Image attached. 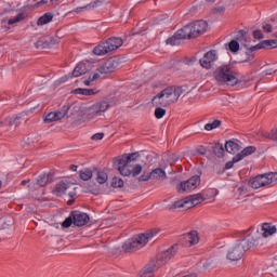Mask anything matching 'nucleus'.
Here are the masks:
<instances>
[{"mask_svg":"<svg viewBox=\"0 0 277 277\" xmlns=\"http://www.w3.org/2000/svg\"><path fill=\"white\" fill-rule=\"evenodd\" d=\"M255 246H259V236L254 234L250 236L246 232H241L240 240L227 252L228 261H241L243 254L251 248H255Z\"/></svg>","mask_w":277,"mask_h":277,"instance_id":"nucleus-1","label":"nucleus"},{"mask_svg":"<svg viewBox=\"0 0 277 277\" xmlns=\"http://www.w3.org/2000/svg\"><path fill=\"white\" fill-rule=\"evenodd\" d=\"M161 229L153 228L148 229L144 234H140L137 237L130 238L124 241L122 245V250L126 253L137 252V250H142L146 243L150 240L155 239L157 235H159Z\"/></svg>","mask_w":277,"mask_h":277,"instance_id":"nucleus-2","label":"nucleus"},{"mask_svg":"<svg viewBox=\"0 0 277 277\" xmlns=\"http://www.w3.org/2000/svg\"><path fill=\"white\" fill-rule=\"evenodd\" d=\"M213 78L219 83V85H237L239 79L237 78V71L232 67V65H221L213 71Z\"/></svg>","mask_w":277,"mask_h":277,"instance_id":"nucleus-3","label":"nucleus"},{"mask_svg":"<svg viewBox=\"0 0 277 277\" xmlns=\"http://www.w3.org/2000/svg\"><path fill=\"white\" fill-rule=\"evenodd\" d=\"M209 196L202 193L189 195L184 199L175 201L172 206L169 207V211H175V209H193L197 205H201L205 200H208Z\"/></svg>","mask_w":277,"mask_h":277,"instance_id":"nucleus-4","label":"nucleus"},{"mask_svg":"<svg viewBox=\"0 0 277 277\" xmlns=\"http://www.w3.org/2000/svg\"><path fill=\"white\" fill-rule=\"evenodd\" d=\"M123 44L122 38L119 37H110L106 41L101 42L93 49L94 55H107L109 53H114V51H118L120 47Z\"/></svg>","mask_w":277,"mask_h":277,"instance_id":"nucleus-5","label":"nucleus"},{"mask_svg":"<svg viewBox=\"0 0 277 277\" xmlns=\"http://www.w3.org/2000/svg\"><path fill=\"white\" fill-rule=\"evenodd\" d=\"M172 87H168L151 98L154 107H170L176 103V96L172 93Z\"/></svg>","mask_w":277,"mask_h":277,"instance_id":"nucleus-6","label":"nucleus"},{"mask_svg":"<svg viewBox=\"0 0 277 277\" xmlns=\"http://www.w3.org/2000/svg\"><path fill=\"white\" fill-rule=\"evenodd\" d=\"M192 38H196V35L194 32V26L188 24L182 29H179L172 37L168 38L166 43L171 44V47H176V44H181V40H192Z\"/></svg>","mask_w":277,"mask_h":277,"instance_id":"nucleus-7","label":"nucleus"},{"mask_svg":"<svg viewBox=\"0 0 277 277\" xmlns=\"http://www.w3.org/2000/svg\"><path fill=\"white\" fill-rule=\"evenodd\" d=\"M245 233L250 236L255 235V237H258V245H259V240L261 238L267 239V237H272V235H276L277 227L276 225H272V223H263L260 229L254 230V228L251 227L245 230Z\"/></svg>","mask_w":277,"mask_h":277,"instance_id":"nucleus-8","label":"nucleus"},{"mask_svg":"<svg viewBox=\"0 0 277 277\" xmlns=\"http://www.w3.org/2000/svg\"><path fill=\"white\" fill-rule=\"evenodd\" d=\"M200 186V175H193L187 181L181 182L176 189L179 194H189V192H194V189H198Z\"/></svg>","mask_w":277,"mask_h":277,"instance_id":"nucleus-9","label":"nucleus"},{"mask_svg":"<svg viewBox=\"0 0 277 277\" xmlns=\"http://www.w3.org/2000/svg\"><path fill=\"white\" fill-rule=\"evenodd\" d=\"M109 109V102H100L93 104L91 107L87 108V118L92 120V118H96V116H101V114L107 111Z\"/></svg>","mask_w":277,"mask_h":277,"instance_id":"nucleus-10","label":"nucleus"},{"mask_svg":"<svg viewBox=\"0 0 277 277\" xmlns=\"http://www.w3.org/2000/svg\"><path fill=\"white\" fill-rule=\"evenodd\" d=\"M179 252V245H173L169 249H167L164 252L157 255V260L159 262V265H166L168 261L171 259H174L176 256V253Z\"/></svg>","mask_w":277,"mask_h":277,"instance_id":"nucleus-11","label":"nucleus"},{"mask_svg":"<svg viewBox=\"0 0 277 277\" xmlns=\"http://www.w3.org/2000/svg\"><path fill=\"white\" fill-rule=\"evenodd\" d=\"M129 159L130 158H118L114 166L116 169H118L119 174H121V176H131L132 174V169H131V164L129 163Z\"/></svg>","mask_w":277,"mask_h":277,"instance_id":"nucleus-12","label":"nucleus"},{"mask_svg":"<svg viewBox=\"0 0 277 277\" xmlns=\"http://www.w3.org/2000/svg\"><path fill=\"white\" fill-rule=\"evenodd\" d=\"M88 65L85 63H79L71 74H68L67 76H64L60 79L61 83H66L68 79H72V77H81L82 75H85L88 72Z\"/></svg>","mask_w":277,"mask_h":277,"instance_id":"nucleus-13","label":"nucleus"},{"mask_svg":"<svg viewBox=\"0 0 277 277\" xmlns=\"http://www.w3.org/2000/svg\"><path fill=\"white\" fill-rule=\"evenodd\" d=\"M118 61L108 58L101 67L97 68V72L101 75H109V72H116V70H118Z\"/></svg>","mask_w":277,"mask_h":277,"instance_id":"nucleus-14","label":"nucleus"},{"mask_svg":"<svg viewBox=\"0 0 277 277\" xmlns=\"http://www.w3.org/2000/svg\"><path fill=\"white\" fill-rule=\"evenodd\" d=\"M67 115H68V108L64 107L62 110L49 113L44 117L43 122H45V124H51V122H57V120H62L63 118H66Z\"/></svg>","mask_w":277,"mask_h":277,"instance_id":"nucleus-15","label":"nucleus"},{"mask_svg":"<svg viewBox=\"0 0 277 277\" xmlns=\"http://www.w3.org/2000/svg\"><path fill=\"white\" fill-rule=\"evenodd\" d=\"M199 62L200 66H202V68H207V70L213 68V62H217V54L215 53V50L207 52Z\"/></svg>","mask_w":277,"mask_h":277,"instance_id":"nucleus-16","label":"nucleus"},{"mask_svg":"<svg viewBox=\"0 0 277 277\" xmlns=\"http://www.w3.org/2000/svg\"><path fill=\"white\" fill-rule=\"evenodd\" d=\"M277 48V41L276 40H264L258 43L256 45H252L250 48H247V55H250L251 53H254V51H259L261 49H276Z\"/></svg>","mask_w":277,"mask_h":277,"instance_id":"nucleus-17","label":"nucleus"},{"mask_svg":"<svg viewBox=\"0 0 277 277\" xmlns=\"http://www.w3.org/2000/svg\"><path fill=\"white\" fill-rule=\"evenodd\" d=\"M71 217H74L75 226H85L90 222V215L79 210L71 211Z\"/></svg>","mask_w":277,"mask_h":277,"instance_id":"nucleus-18","label":"nucleus"},{"mask_svg":"<svg viewBox=\"0 0 277 277\" xmlns=\"http://www.w3.org/2000/svg\"><path fill=\"white\" fill-rule=\"evenodd\" d=\"M159 267H163L162 265L159 264L158 260H154L150 263H148L146 265L145 268H143L140 272V276L141 277H153L155 272H157V269H159Z\"/></svg>","mask_w":277,"mask_h":277,"instance_id":"nucleus-19","label":"nucleus"},{"mask_svg":"<svg viewBox=\"0 0 277 277\" xmlns=\"http://www.w3.org/2000/svg\"><path fill=\"white\" fill-rule=\"evenodd\" d=\"M192 25L195 38H198V36H202V34H205L207 31V28L209 27V24H207V22L202 19L192 23Z\"/></svg>","mask_w":277,"mask_h":277,"instance_id":"nucleus-20","label":"nucleus"},{"mask_svg":"<svg viewBox=\"0 0 277 277\" xmlns=\"http://www.w3.org/2000/svg\"><path fill=\"white\" fill-rule=\"evenodd\" d=\"M256 153L255 146H248L241 150V153L234 156V161H241L245 157H249V155H254Z\"/></svg>","mask_w":277,"mask_h":277,"instance_id":"nucleus-21","label":"nucleus"},{"mask_svg":"<svg viewBox=\"0 0 277 277\" xmlns=\"http://www.w3.org/2000/svg\"><path fill=\"white\" fill-rule=\"evenodd\" d=\"M103 1L101 0H95L84 6H78L74 10V12H76V14H81V12H85V11H90V10H94V8H98V5H102Z\"/></svg>","mask_w":277,"mask_h":277,"instance_id":"nucleus-22","label":"nucleus"},{"mask_svg":"<svg viewBox=\"0 0 277 277\" xmlns=\"http://www.w3.org/2000/svg\"><path fill=\"white\" fill-rule=\"evenodd\" d=\"M53 182V173H45L38 177L37 185L39 187H47V185L51 184Z\"/></svg>","mask_w":277,"mask_h":277,"instance_id":"nucleus-23","label":"nucleus"},{"mask_svg":"<svg viewBox=\"0 0 277 277\" xmlns=\"http://www.w3.org/2000/svg\"><path fill=\"white\" fill-rule=\"evenodd\" d=\"M184 239L188 241L189 246H196V243L200 241V238H198V232L196 230L184 234Z\"/></svg>","mask_w":277,"mask_h":277,"instance_id":"nucleus-24","label":"nucleus"},{"mask_svg":"<svg viewBox=\"0 0 277 277\" xmlns=\"http://www.w3.org/2000/svg\"><path fill=\"white\" fill-rule=\"evenodd\" d=\"M258 176L260 177V181H262L264 187L265 185H272V183L276 181V173H265Z\"/></svg>","mask_w":277,"mask_h":277,"instance_id":"nucleus-25","label":"nucleus"},{"mask_svg":"<svg viewBox=\"0 0 277 277\" xmlns=\"http://www.w3.org/2000/svg\"><path fill=\"white\" fill-rule=\"evenodd\" d=\"M98 92L94 91V89H83L78 88L71 91V94H80L81 96H94Z\"/></svg>","mask_w":277,"mask_h":277,"instance_id":"nucleus-26","label":"nucleus"},{"mask_svg":"<svg viewBox=\"0 0 277 277\" xmlns=\"http://www.w3.org/2000/svg\"><path fill=\"white\" fill-rule=\"evenodd\" d=\"M240 146L235 141H228L225 143V150L230 155H235V153H239Z\"/></svg>","mask_w":277,"mask_h":277,"instance_id":"nucleus-27","label":"nucleus"},{"mask_svg":"<svg viewBox=\"0 0 277 277\" xmlns=\"http://www.w3.org/2000/svg\"><path fill=\"white\" fill-rule=\"evenodd\" d=\"M51 21H53V13L48 12L38 18L37 25H48V23H51Z\"/></svg>","mask_w":277,"mask_h":277,"instance_id":"nucleus-28","label":"nucleus"},{"mask_svg":"<svg viewBox=\"0 0 277 277\" xmlns=\"http://www.w3.org/2000/svg\"><path fill=\"white\" fill-rule=\"evenodd\" d=\"M150 176H151V179L159 181L161 179H166L167 175H166V171L163 169L157 168L150 172Z\"/></svg>","mask_w":277,"mask_h":277,"instance_id":"nucleus-29","label":"nucleus"},{"mask_svg":"<svg viewBox=\"0 0 277 277\" xmlns=\"http://www.w3.org/2000/svg\"><path fill=\"white\" fill-rule=\"evenodd\" d=\"M236 42L248 49V40L246 39V30H239L236 35Z\"/></svg>","mask_w":277,"mask_h":277,"instance_id":"nucleus-30","label":"nucleus"},{"mask_svg":"<svg viewBox=\"0 0 277 277\" xmlns=\"http://www.w3.org/2000/svg\"><path fill=\"white\" fill-rule=\"evenodd\" d=\"M66 189H68V184L65 182H60L55 186L56 196H64L66 194Z\"/></svg>","mask_w":277,"mask_h":277,"instance_id":"nucleus-31","label":"nucleus"},{"mask_svg":"<svg viewBox=\"0 0 277 277\" xmlns=\"http://www.w3.org/2000/svg\"><path fill=\"white\" fill-rule=\"evenodd\" d=\"M252 189H260V187H264V184L262 183L261 179L258 176L253 177L249 182Z\"/></svg>","mask_w":277,"mask_h":277,"instance_id":"nucleus-32","label":"nucleus"},{"mask_svg":"<svg viewBox=\"0 0 277 277\" xmlns=\"http://www.w3.org/2000/svg\"><path fill=\"white\" fill-rule=\"evenodd\" d=\"M107 174L105 173V171H97L96 172V181L100 185H103L105 183H107Z\"/></svg>","mask_w":277,"mask_h":277,"instance_id":"nucleus-33","label":"nucleus"},{"mask_svg":"<svg viewBox=\"0 0 277 277\" xmlns=\"http://www.w3.org/2000/svg\"><path fill=\"white\" fill-rule=\"evenodd\" d=\"M222 126V121L219 119H215L214 121H212L211 123H207L205 126V130L206 131H213V129H217L219 127Z\"/></svg>","mask_w":277,"mask_h":277,"instance_id":"nucleus-34","label":"nucleus"},{"mask_svg":"<svg viewBox=\"0 0 277 277\" xmlns=\"http://www.w3.org/2000/svg\"><path fill=\"white\" fill-rule=\"evenodd\" d=\"M81 181H90L92 179V170L85 169L79 172Z\"/></svg>","mask_w":277,"mask_h":277,"instance_id":"nucleus-35","label":"nucleus"},{"mask_svg":"<svg viewBox=\"0 0 277 277\" xmlns=\"http://www.w3.org/2000/svg\"><path fill=\"white\" fill-rule=\"evenodd\" d=\"M213 153L216 157H224V146L217 143L213 146Z\"/></svg>","mask_w":277,"mask_h":277,"instance_id":"nucleus-36","label":"nucleus"},{"mask_svg":"<svg viewBox=\"0 0 277 277\" xmlns=\"http://www.w3.org/2000/svg\"><path fill=\"white\" fill-rule=\"evenodd\" d=\"M111 187H114L115 189L118 187H124V181L120 177H113L111 182H110Z\"/></svg>","mask_w":277,"mask_h":277,"instance_id":"nucleus-37","label":"nucleus"},{"mask_svg":"<svg viewBox=\"0 0 277 277\" xmlns=\"http://www.w3.org/2000/svg\"><path fill=\"white\" fill-rule=\"evenodd\" d=\"M36 49H51L50 44H49V39L47 40H39L35 43Z\"/></svg>","mask_w":277,"mask_h":277,"instance_id":"nucleus-38","label":"nucleus"},{"mask_svg":"<svg viewBox=\"0 0 277 277\" xmlns=\"http://www.w3.org/2000/svg\"><path fill=\"white\" fill-rule=\"evenodd\" d=\"M185 92L183 87H172V94L175 96V103L179 101V97Z\"/></svg>","mask_w":277,"mask_h":277,"instance_id":"nucleus-39","label":"nucleus"},{"mask_svg":"<svg viewBox=\"0 0 277 277\" xmlns=\"http://www.w3.org/2000/svg\"><path fill=\"white\" fill-rule=\"evenodd\" d=\"M229 51L232 53H237V51H239V41L237 40H232L228 44H227Z\"/></svg>","mask_w":277,"mask_h":277,"instance_id":"nucleus-40","label":"nucleus"},{"mask_svg":"<svg viewBox=\"0 0 277 277\" xmlns=\"http://www.w3.org/2000/svg\"><path fill=\"white\" fill-rule=\"evenodd\" d=\"M21 21H25V13L17 14L16 17L10 18L8 25H14L15 23H21Z\"/></svg>","mask_w":277,"mask_h":277,"instance_id":"nucleus-41","label":"nucleus"},{"mask_svg":"<svg viewBox=\"0 0 277 277\" xmlns=\"http://www.w3.org/2000/svg\"><path fill=\"white\" fill-rule=\"evenodd\" d=\"M72 224H75V219L72 217V212H71L70 215L67 219H65L62 226L63 228H70Z\"/></svg>","mask_w":277,"mask_h":277,"instance_id":"nucleus-42","label":"nucleus"},{"mask_svg":"<svg viewBox=\"0 0 277 277\" xmlns=\"http://www.w3.org/2000/svg\"><path fill=\"white\" fill-rule=\"evenodd\" d=\"M157 108L155 109V116L157 120H161L166 116V109L161 108L162 106H156Z\"/></svg>","mask_w":277,"mask_h":277,"instance_id":"nucleus-43","label":"nucleus"},{"mask_svg":"<svg viewBox=\"0 0 277 277\" xmlns=\"http://www.w3.org/2000/svg\"><path fill=\"white\" fill-rule=\"evenodd\" d=\"M137 157H140V153H132V154H130V155H124V156H122V157H120L121 159H129L128 160V163H130L131 164V162L132 161H137Z\"/></svg>","mask_w":277,"mask_h":277,"instance_id":"nucleus-44","label":"nucleus"},{"mask_svg":"<svg viewBox=\"0 0 277 277\" xmlns=\"http://www.w3.org/2000/svg\"><path fill=\"white\" fill-rule=\"evenodd\" d=\"M264 137L273 140V142H277V129L273 130L271 133L264 134Z\"/></svg>","mask_w":277,"mask_h":277,"instance_id":"nucleus-45","label":"nucleus"},{"mask_svg":"<svg viewBox=\"0 0 277 277\" xmlns=\"http://www.w3.org/2000/svg\"><path fill=\"white\" fill-rule=\"evenodd\" d=\"M140 174H142V164H136L132 168V176H140Z\"/></svg>","mask_w":277,"mask_h":277,"instance_id":"nucleus-46","label":"nucleus"},{"mask_svg":"<svg viewBox=\"0 0 277 277\" xmlns=\"http://www.w3.org/2000/svg\"><path fill=\"white\" fill-rule=\"evenodd\" d=\"M11 118V127H18L21 124V117H10Z\"/></svg>","mask_w":277,"mask_h":277,"instance_id":"nucleus-47","label":"nucleus"},{"mask_svg":"<svg viewBox=\"0 0 277 277\" xmlns=\"http://www.w3.org/2000/svg\"><path fill=\"white\" fill-rule=\"evenodd\" d=\"M151 175L150 173H143L140 177H138V183H142V182H146V181H150Z\"/></svg>","mask_w":277,"mask_h":277,"instance_id":"nucleus-48","label":"nucleus"},{"mask_svg":"<svg viewBox=\"0 0 277 277\" xmlns=\"http://www.w3.org/2000/svg\"><path fill=\"white\" fill-rule=\"evenodd\" d=\"M0 127H12V119L11 117L5 118L3 121L0 122Z\"/></svg>","mask_w":277,"mask_h":277,"instance_id":"nucleus-49","label":"nucleus"},{"mask_svg":"<svg viewBox=\"0 0 277 277\" xmlns=\"http://www.w3.org/2000/svg\"><path fill=\"white\" fill-rule=\"evenodd\" d=\"M103 137H105V133L100 132V133H95L91 136V140L93 141H98V140H103Z\"/></svg>","mask_w":277,"mask_h":277,"instance_id":"nucleus-50","label":"nucleus"},{"mask_svg":"<svg viewBox=\"0 0 277 277\" xmlns=\"http://www.w3.org/2000/svg\"><path fill=\"white\" fill-rule=\"evenodd\" d=\"M262 29H263L266 34H272V30H273L272 24H263V25H262Z\"/></svg>","mask_w":277,"mask_h":277,"instance_id":"nucleus-51","label":"nucleus"},{"mask_svg":"<svg viewBox=\"0 0 277 277\" xmlns=\"http://www.w3.org/2000/svg\"><path fill=\"white\" fill-rule=\"evenodd\" d=\"M253 38H255V40H263V32H261V30H254Z\"/></svg>","mask_w":277,"mask_h":277,"instance_id":"nucleus-52","label":"nucleus"},{"mask_svg":"<svg viewBox=\"0 0 277 277\" xmlns=\"http://www.w3.org/2000/svg\"><path fill=\"white\" fill-rule=\"evenodd\" d=\"M239 161H235V158H233L232 161L226 162L225 170H230L235 166V163H238Z\"/></svg>","mask_w":277,"mask_h":277,"instance_id":"nucleus-53","label":"nucleus"},{"mask_svg":"<svg viewBox=\"0 0 277 277\" xmlns=\"http://www.w3.org/2000/svg\"><path fill=\"white\" fill-rule=\"evenodd\" d=\"M48 42H49V44H50V49H51V47H55V44H57V39H55V38H53V37H50L49 39H48Z\"/></svg>","mask_w":277,"mask_h":277,"instance_id":"nucleus-54","label":"nucleus"},{"mask_svg":"<svg viewBox=\"0 0 277 277\" xmlns=\"http://www.w3.org/2000/svg\"><path fill=\"white\" fill-rule=\"evenodd\" d=\"M197 153L199 155H207V147L200 146L199 148H197Z\"/></svg>","mask_w":277,"mask_h":277,"instance_id":"nucleus-55","label":"nucleus"},{"mask_svg":"<svg viewBox=\"0 0 277 277\" xmlns=\"http://www.w3.org/2000/svg\"><path fill=\"white\" fill-rule=\"evenodd\" d=\"M45 3H49V0H41L37 2L34 8H40V5H45Z\"/></svg>","mask_w":277,"mask_h":277,"instance_id":"nucleus-56","label":"nucleus"},{"mask_svg":"<svg viewBox=\"0 0 277 277\" xmlns=\"http://www.w3.org/2000/svg\"><path fill=\"white\" fill-rule=\"evenodd\" d=\"M225 11H226L225 6L215 8V12L222 13V12H225Z\"/></svg>","mask_w":277,"mask_h":277,"instance_id":"nucleus-57","label":"nucleus"},{"mask_svg":"<svg viewBox=\"0 0 277 277\" xmlns=\"http://www.w3.org/2000/svg\"><path fill=\"white\" fill-rule=\"evenodd\" d=\"M98 74H94L92 77H89L91 78V81H96V79H98Z\"/></svg>","mask_w":277,"mask_h":277,"instance_id":"nucleus-58","label":"nucleus"},{"mask_svg":"<svg viewBox=\"0 0 277 277\" xmlns=\"http://www.w3.org/2000/svg\"><path fill=\"white\" fill-rule=\"evenodd\" d=\"M83 83H84V85H90V83H92L91 78H89L88 80H84Z\"/></svg>","mask_w":277,"mask_h":277,"instance_id":"nucleus-59","label":"nucleus"},{"mask_svg":"<svg viewBox=\"0 0 277 277\" xmlns=\"http://www.w3.org/2000/svg\"><path fill=\"white\" fill-rule=\"evenodd\" d=\"M203 3H215V0H201Z\"/></svg>","mask_w":277,"mask_h":277,"instance_id":"nucleus-60","label":"nucleus"},{"mask_svg":"<svg viewBox=\"0 0 277 277\" xmlns=\"http://www.w3.org/2000/svg\"><path fill=\"white\" fill-rule=\"evenodd\" d=\"M27 183H29V180H24L21 182V185L25 186V185H27Z\"/></svg>","mask_w":277,"mask_h":277,"instance_id":"nucleus-61","label":"nucleus"},{"mask_svg":"<svg viewBox=\"0 0 277 277\" xmlns=\"http://www.w3.org/2000/svg\"><path fill=\"white\" fill-rule=\"evenodd\" d=\"M77 168L78 167L74 164V166L70 167V170H72V172H77Z\"/></svg>","mask_w":277,"mask_h":277,"instance_id":"nucleus-62","label":"nucleus"},{"mask_svg":"<svg viewBox=\"0 0 277 277\" xmlns=\"http://www.w3.org/2000/svg\"><path fill=\"white\" fill-rule=\"evenodd\" d=\"M50 1L53 4V3H60L61 0H50Z\"/></svg>","mask_w":277,"mask_h":277,"instance_id":"nucleus-63","label":"nucleus"},{"mask_svg":"<svg viewBox=\"0 0 277 277\" xmlns=\"http://www.w3.org/2000/svg\"><path fill=\"white\" fill-rule=\"evenodd\" d=\"M5 227L3 225H0V230H4Z\"/></svg>","mask_w":277,"mask_h":277,"instance_id":"nucleus-64","label":"nucleus"}]
</instances>
